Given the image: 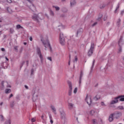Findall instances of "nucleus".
Segmentation results:
<instances>
[{"label":"nucleus","instance_id":"obj_3","mask_svg":"<svg viewBox=\"0 0 124 124\" xmlns=\"http://www.w3.org/2000/svg\"><path fill=\"white\" fill-rule=\"evenodd\" d=\"M93 49H94V44L92 43L90 50L88 51V55L89 57H91L93 53Z\"/></svg>","mask_w":124,"mask_h":124},{"label":"nucleus","instance_id":"obj_38","mask_svg":"<svg viewBox=\"0 0 124 124\" xmlns=\"http://www.w3.org/2000/svg\"><path fill=\"white\" fill-rule=\"evenodd\" d=\"M77 61H78V57H77V56H75V61H74V62H77Z\"/></svg>","mask_w":124,"mask_h":124},{"label":"nucleus","instance_id":"obj_50","mask_svg":"<svg viewBox=\"0 0 124 124\" xmlns=\"http://www.w3.org/2000/svg\"><path fill=\"white\" fill-rule=\"evenodd\" d=\"M7 2H9V3H11L12 2V0H7Z\"/></svg>","mask_w":124,"mask_h":124},{"label":"nucleus","instance_id":"obj_47","mask_svg":"<svg viewBox=\"0 0 124 124\" xmlns=\"http://www.w3.org/2000/svg\"><path fill=\"white\" fill-rule=\"evenodd\" d=\"M42 122L43 124H46V121H45V119L42 120Z\"/></svg>","mask_w":124,"mask_h":124},{"label":"nucleus","instance_id":"obj_48","mask_svg":"<svg viewBox=\"0 0 124 124\" xmlns=\"http://www.w3.org/2000/svg\"><path fill=\"white\" fill-rule=\"evenodd\" d=\"M31 122H32V123H34V122H35V118H32V119H31Z\"/></svg>","mask_w":124,"mask_h":124},{"label":"nucleus","instance_id":"obj_40","mask_svg":"<svg viewBox=\"0 0 124 124\" xmlns=\"http://www.w3.org/2000/svg\"><path fill=\"white\" fill-rule=\"evenodd\" d=\"M14 49H15V50H16V51H17L18 50V46H15Z\"/></svg>","mask_w":124,"mask_h":124},{"label":"nucleus","instance_id":"obj_56","mask_svg":"<svg viewBox=\"0 0 124 124\" xmlns=\"http://www.w3.org/2000/svg\"><path fill=\"white\" fill-rule=\"evenodd\" d=\"M33 71H34L33 69H32L31 70V74H33Z\"/></svg>","mask_w":124,"mask_h":124},{"label":"nucleus","instance_id":"obj_8","mask_svg":"<svg viewBox=\"0 0 124 124\" xmlns=\"http://www.w3.org/2000/svg\"><path fill=\"white\" fill-rule=\"evenodd\" d=\"M119 102V98L116 97L115 98H113L109 103L110 105H113V104H116Z\"/></svg>","mask_w":124,"mask_h":124},{"label":"nucleus","instance_id":"obj_1","mask_svg":"<svg viewBox=\"0 0 124 124\" xmlns=\"http://www.w3.org/2000/svg\"><path fill=\"white\" fill-rule=\"evenodd\" d=\"M32 19L34 21H38V20H42L43 19V15L42 13H40L38 15L34 14L32 16Z\"/></svg>","mask_w":124,"mask_h":124},{"label":"nucleus","instance_id":"obj_44","mask_svg":"<svg viewBox=\"0 0 124 124\" xmlns=\"http://www.w3.org/2000/svg\"><path fill=\"white\" fill-rule=\"evenodd\" d=\"M47 60H48L50 62H52V58L50 57H47Z\"/></svg>","mask_w":124,"mask_h":124},{"label":"nucleus","instance_id":"obj_33","mask_svg":"<svg viewBox=\"0 0 124 124\" xmlns=\"http://www.w3.org/2000/svg\"><path fill=\"white\" fill-rule=\"evenodd\" d=\"M101 106H104V107L106 106V104H105V103L104 102H101Z\"/></svg>","mask_w":124,"mask_h":124},{"label":"nucleus","instance_id":"obj_6","mask_svg":"<svg viewBox=\"0 0 124 124\" xmlns=\"http://www.w3.org/2000/svg\"><path fill=\"white\" fill-rule=\"evenodd\" d=\"M43 44L44 45L45 47L46 48L47 46L49 47L50 51H52V47H51V46L50 45V43L49 42V41H43Z\"/></svg>","mask_w":124,"mask_h":124},{"label":"nucleus","instance_id":"obj_16","mask_svg":"<svg viewBox=\"0 0 124 124\" xmlns=\"http://www.w3.org/2000/svg\"><path fill=\"white\" fill-rule=\"evenodd\" d=\"M83 32V29H79L78 30L77 36H78V34H81Z\"/></svg>","mask_w":124,"mask_h":124},{"label":"nucleus","instance_id":"obj_64","mask_svg":"<svg viewBox=\"0 0 124 124\" xmlns=\"http://www.w3.org/2000/svg\"><path fill=\"white\" fill-rule=\"evenodd\" d=\"M3 105V102H1L0 103V106H2V105Z\"/></svg>","mask_w":124,"mask_h":124},{"label":"nucleus","instance_id":"obj_37","mask_svg":"<svg viewBox=\"0 0 124 124\" xmlns=\"http://www.w3.org/2000/svg\"><path fill=\"white\" fill-rule=\"evenodd\" d=\"M118 109H119L120 110H124V107L123 106L119 107Z\"/></svg>","mask_w":124,"mask_h":124},{"label":"nucleus","instance_id":"obj_27","mask_svg":"<svg viewBox=\"0 0 124 124\" xmlns=\"http://www.w3.org/2000/svg\"><path fill=\"white\" fill-rule=\"evenodd\" d=\"M11 107H14V105H15V101H13L10 104Z\"/></svg>","mask_w":124,"mask_h":124},{"label":"nucleus","instance_id":"obj_41","mask_svg":"<svg viewBox=\"0 0 124 124\" xmlns=\"http://www.w3.org/2000/svg\"><path fill=\"white\" fill-rule=\"evenodd\" d=\"M120 22H121V19H119L118 21H117L118 26H119V25H120Z\"/></svg>","mask_w":124,"mask_h":124},{"label":"nucleus","instance_id":"obj_19","mask_svg":"<svg viewBox=\"0 0 124 124\" xmlns=\"http://www.w3.org/2000/svg\"><path fill=\"white\" fill-rule=\"evenodd\" d=\"M53 8H55L56 11H59L60 9H61V8H60V7L58 6H52Z\"/></svg>","mask_w":124,"mask_h":124},{"label":"nucleus","instance_id":"obj_53","mask_svg":"<svg viewBox=\"0 0 124 124\" xmlns=\"http://www.w3.org/2000/svg\"><path fill=\"white\" fill-rule=\"evenodd\" d=\"M70 58H71V56H70H70H69L70 60L69 61L68 65H70Z\"/></svg>","mask_w":124,"mask_h":124},{"label":"nucleus","instance_id":"obj_52","mask_svg":"<svg viewBox=\"0 0 124 124\" xmlns=\"http://www.w3.org/2000/svg\"><path fill=\"white\" fill-rule=\"evenodd\" d=\"M1 50L2 51V52H5V49H4V48H1Z\"/></svg>","mask_w":124,"mask_h":124},{"label":"nucleus","instance_id":"obj_63","mask_svg":"<svg viewBox=\"0 0 124 124\" xmlns=\"http://www.w3.org/2000/svg\"><path fill=\"white\" fill-rule=\"evenodd\" d=\"M12 96H13V94H11L9 97V98H11V97H12Z\"/></svg>","mask_w":124,"mask_h":124},{"label":"nucleus","instance_id":"obj_7","mask_svg":"<svg viewBox=\"0 0 124 124\" xmlns=\"http://www.w3.org/2000/svg\"><path fill=\"white\" fill-rule=\"evenodd\" d=\"M85 101H86L87 104L88 105H91L92 101V96H88V94L86 96L85 98Z\"/></svg>","mask_w":124,"mask_h":124},{"label":"nucleus","instance_id":"obj_20","mask_svg":"<svg viewBox=\"0 0 124 124\" xmlns=\"http://www.w3.org/2000/svg\"><path fill=\"white\" fill-rule=\"evenodd\" d=\"M4 117H3V115H0V121L4 122Z\"/></svg>","mask_w":124,"mask_h":124},{"label":"nucleus","instance_id":"obj_21","mask_svg":"<svg viewBox=\"0 0 124 124\" xmlns=\"http://www.w3.org/2000/svg\"><path fill=\"white\" fill-rule=\"evenodd\" d=\"M49 14H50V16H55V14L54 13V12L53 11H52V10H50L49 11Z\"/></svg>","mask_w":124,"mask_h":124},{"label":"nucleus","instance_id":"obj_10","mask_svg":"<svg viewBox=\"0 0 124 124\" xmlns=\"http://www.w3.org/2000/svg\"><path fill=\"white\" fill-rule=\"evenodd\" d=\"M113 116L115 117L116 119H119V118H120L122 116V113L120 112H117L113 113Z\"/></svg>","mask_w":124,"mask_h":124},{"label":"nucleus","instance_id":"obj_28","mask_svg":"<svg viewBox=\"0 0 124 124\" xmlns=\"http://www.w3.org/2000/svg\"><path fill=\"white\" fill-rule=\"evenodd\" d=\"M98 121L100 124H103V120H102V119L99 118Z\"/></svg>","mask_w":124,"mask_h":124},{"label":"nucleus","instance_id":"obj_23","mask_svg":"<svg viewBox=\"0 0 124 124\" xmlns=\"http://www.w3.org/2000/svg\"><path fill=\"white\" fill-rule=\"evenodd\" d=\"M7 10L9 13H12V12H13L12 9H11V8H10L9 7H8L7 8Z\"/></svg>","mask_w":124,"mask_h":124},{"label":"nucleus","instance_id":"obj_61","mask_svg":"<svg viewBox=\"0 0 124 124\" xmlns=\"http://www.w3.org/2000/svg\"><path fill=\"white\" fill-rule=\"evenodd\" d=\"M41 119H42V120H44V115H42L41 116Z\"/></svg>","mask_w":124,"mask_h":124},{"label":"nucleus","instance_id":"obj_24","mask_svg":"<svg viewBox=\"0 0 124 124\" xmlns=\"http://www.w3.org/2000/svg\"><path fill=\"white\" fill-rule=\"evenodd\" d=\"M11 93V90L8 89L5 90V93Z\"/></svg>","mask_w":124,"mask_h":124},{"label":"nucleus","instance_id":"obj_58","mask_svg":"<svg viewBox=\"0 0 124 124\" xmlns=\"http://www.w3.org/2000/svg\"><path fill=\"white\" fill-rule=\"evenodd\" d=\"M30 41H32V37H30Z\"/></svg>","mask_w":124,"mask_h":124},{"label":"nucleus","instance_id":"obj_18","mask_svg":"<svg viewBox=\"0 0 124 124\" xmlns=\"http://www.w3.org/2000/svg\"><path fill=\"white\" fill-rule=\"evenodd\" d=\"M123 44H124V43H123V39L121 37L118 42V45L119 46H121Z\"/></svg>","mask_w":124,"mask_h":124},{"label":"nucleus","instance_id":"obj_39","mask_svg":"<svg viewBox=\"0 0 124 124\" xmlns=\"http://www.w3.org/2000/svg\"><path fill=\"white\" fill-rule=\"evenodd\" d=\"M78 89L77 88H75L74 90V93H77Z\"/></svg>","mask_w":124,"mask_h":124},{"label":"nucleus","instance_id":"obj_45","mask_svg":"<svg viewBox=\"0 0 124 124\" xmlns=\"http://www.w3.org/2000/svg\"><path fill=\"white\" fill-rule=\"evenodd\" d=\"M124 14V9L122 10L121 12V15L123 16Z\"/></svg>","mask_w":124,"mask_h":124},{"label":"nucleus","instance_id":"obj_55","mask_svg":"<svg viewBox=\"0 0 124 124\" xmlns=\"http://www.w3.org/2000/svg\"><path fill=\"white\" fill-rule=\"evenodd\" d=\"M58 27H60V28H59V29H63V26L62 25L59 26Z\"/></svg>","mask_w":124,"mask_h":124},{"label":"nucleus","instance_id":"obj_14","mask_svg":"<svg viewBox=\"0 0 124 124\" xmlns=\"http://www.w3.org/2000/svg\"><path fill=\"white\" fill-rule=\"evenodd\" d=\"M73 106H74V105L71 103H68V108L70 110H72V109H73Z\"/></svg>","mask_w":124,"mask_h":124},{"label":"nucleus","instance_id":"obj_9","mask_svg":"<svg viewBox=\"0 0 124 124\" xmlns=\"http://www.w3.org/2000/svg\"><path fill=\"white\" fill-rule=\"evenodd\" d=\"M59 111L62 119H64L65 118V112H64L63 109L62 108H60Z\"/></svg>","mask_w":124,"mask_h":124},{"label":"nucleus","instance_id":"obj_42","mask_svg":"<svg viewBox=\"0 0 124 124\" xmlns=\"http://www.w3.org/2000/svg\"><path fill=\"white\" fill-rule=\"evenodd\" d=\"M96 25H97V22H94V23L92 25V26H93V27H94L95 26H96Z\"/></svg>","mask_w":124,"mask_h":124},{"label":"nucleus","instance_id":"obj_4","mask_svg":"<svg viewBox=\"0 0 124 124\" xmlns=\"http://www.w3.org/2000/svg\"><path fill=\"white\" fill-rule=\"evenodd\" d=\"M37 54L38 55L42 63H43V55L41 54V50H40V48H37Z\"/></svg>","mask_w":124,"mask_h":124},{"label":"nucleus","instance_id":"obj_34","mask_svg":"<svg viewBox=\"0 0 124 124\" xmlns=\"http://www.w3.org/2000/svg\"><path fill=\"white\" fill-rule=\"evenodd\" d=\"M95 62V60L93 61V63H92V67H91V69H93V66H94Z\"/></svg>","mask_w":124,"mask_h":124},{"label":"nucleus","instance_id":"obj_46","mask_svg":"<svg viewBox=\"0 0 124 124\" xmlns=\"http://www.w3.org/2000/svg\"><path fill=\"white\" fill-rule=\"evenodd\" d=\"M120 8V3H118L117 6L116 7V9L118 10Z\"/></svg>","mask_w":124,"mask_h":124},{"label":"nucleus","instance_id":"obj_13","mask_svg":"<svg viewBox=\"0 0 124 124\" xmlns=\"http://www.w3.org/2000/svg\"><path fill=\"white\" fill-rule=\"evenodd\" d=\"M96 114H97V112L94 110H92L90 111L91 116H95Z\"/></svg>","mask_w":124,"mask_h":124},{"label":"nucleus","instance_id":"obj_59","mask_svg":"<svg viewBox=\"0 0 124 124\" xmlns=\"http://www.w3.org/2000/svg\"><path fill=\"white\" fill-rule=\"evenodd\" d=\"M25 88H26L27 90L29 89V87L27 85H25Z\"/></svg>","mask_w":124,"mask_h":124},{"label":"nucleus","instance_id":"obj_57","mask_svg":"<svg viewBox=\"0 0 124 124\" xmlns=\"http://www.w3.org/2000/svg\"><path fill=\"white\" fill-rule=\"evenodd\" d=\"M50 123H51V124H53V122L52 119L50 120Z\"/></svg>","mask_w":124,"mask_h":124},{"label":"nucleus","instance_id":"obj_49","mask_svg":"<svg viewBox=\"0 0 124 124\" xmlns=\"http://www.w3.org/2000/svg\"><path fill=\"white\" fill-rule=\"evenodd\" d=\"M105 7V5L103 4L102 5V6H100V8H104Z\"/></svg>","mask_w":124,"mask_h":124},{"label":"nucleus","instance_id":"obj_2","mask_svg":"<svg viewBox=\"0 0 124 124\" xmlns=\"http://www.w3.org/2000/svg\"><path fill=\"white\" fill-rule=\"evenodd\" d=\"M60 43L61 45H64V44H65V40H64V37H63V34L62 33H60Z\"/></svg>","mask_w":124,"mask_h":124},{"label":"nucleus","instance_id":"obj_36","mask_svg":"<svg viewBox=\"0 0 124 124\" xmlns=\"http://www.w3.org/2000/svg\"><path fill=\"white\" fill-rule=\"evenodd\" d=\"M31 10H34L35 9V7H34L33 4H32V6H31Z\"/></svg>","mask_w":124,"mask_h":124},{"label":"nucleus","instance_id":"obj_51","mask_svg":"<svg viewBox=\"0 0 124 124\" xmlns=\"http://www.w3.org/2000/svg\"><path fill=\"white\" fill-rule=\"evenodd\" d=\"M81 83H82V79L79 78V85H81Z\"/></svg>","mask_w":124,"mask_h":124},{"label":"nucleus","instance_id":"obj_26","mask_svg":"<svg viewBox=\"0 0 124 124\" xmlns=\"http://www.w3.org/2000/svg\"><path fill=\"white\" fill-rule=\"evenodd\" d=\"M100 98V97L98 96V95H96L94 97V100H98Z\"/></svg>","mask_w":124,"mask_h":124},{"label":"nucleus","instance_id":"obj_29","mask_svg":"<svg viewBox=\"0 0 124 124\" xmlns=\"http://www.w3.org/2000/svg\"><path fill=\"white\" fill-rule=\"evenodd\" d=\"M93 124H97V120H96V119H93Z\"/></svg>","mask_w":124,"mask_h":124},{"label":"nucleus","instance_id":"obj_30","mask_svg":"<svg viewBox=\"0 0 124 124\" xmlns=\"http://www.w3.org/2000/svg\"><path fill=\"white\" fill-rule=\"evenodd\" d=\"M14 29H13V28H11L10 29V32L11 33H14Z\"/></svg>","mask_w":124,"mask_h":124},{"label":"nucleus","instance_id":"obj_5","mask_svg":"<svg viewBox=\"0 0 124 124\" xmlns=\"http://www.w3.org/2000/svg\"><path fill=\"white\" fill-rule=\"evenodd\" d=\"M68 84L69 86L68 95L71 96L72 95V83L70 81H68Z\"/></svg>","mask_w":124,"mask_h":124},{"label":"nucleus","instance_id":"obj_17","mask_svg":"<svg viewBox=\"0 0 124 124\" xmlns=\"http://www.w3.org/2000/svg\"><path fill=\"white\" fill-rule=\"evenodd\" d=\"M118 98L120 101H124V96H118Z\"/></svg>","mask_w":124,"mask_h":124},{"label":"nucleus","instance_id":"obj_11","mask_svg":"<svg viewBox=\"0 0 124 124\" xmlns=\"http://www.w3.org/2000/svg\"><path fill=\"white\" fill-rule=\"evenodd\" d=\"M114 114L113 113L111 114L109 117H108V121L111 123V122H113L114 121Z\"/></svg>","mask_w":124,"mask_h":124},{"label":"nucleus","instance_id":"obj_12","mask_svg":"<svg viewBox=\"0 0 124 124\" xmlns=\"http://www.w3.org/2000/svg\"><path fill=\"white\" fill-rule=\"evenodd\" d=\"M50 108L52 110L53 113H54L55 115H57V109H56V108H55V106H51Z\"/></svg>","mask_w":124,"mask_h":124},{"label":"nucleus","instance_id":"obj_32","mask_svg":"<svg viewBox=\"0 0 124 124\" xmlns=\"http://www.w3.org/2000/svg\"><path fill=\"white\" fill-rule=\"evenodd\" d=\"M5 124H11V121H10V120H8L6 122Z\"/></svg>","mask_w":124,"mask_h":124},{"label":"nucleus","instance_id":"obj_60","mask_svg":"<svg viewBox=\"0 0 124 124\" xmlns=\"http://www.w3.org/2000/svg\"><path fill=\"white\" fill-rule=\"evenodd\" d=\"M107 19V16H106L104 18V21H106Z\"/></svg>","mask_w":124,"mask_h":124},{"label":"nucleus","instance_id":"obj_43","mask_svg":"<svg viewBox=\"0 0 124 124\" xmlns=\"http://www.w3.org/2000/svg\"><path fill=\"white\" fill-rule=\"evenodd\" d=\"M119 47H120V48H119V53H121L122 52V46H120Z\"/></svg>","mask_w":124,"mask_h":124},{"label":"nucleus","instance_id":"obj_22","mask_svg":"<svg viewBox=\"0 0 124 124\" xmlns=\"http://www.w3.org/2000/svg\"><path fill=\"white\" fill-rule=\"evenodd\" d=\"M101 18H102V14H100L97 18V21H100L101 20Z\"/></svg>","mask_w":124,"mask_h":124},{"label":"nucleus","instance_id":"obj_15","mask_svg":"<svg viewBox=\"0 0 124 124\" xmlns=\"http://www.w3.org/2000/svg\"><path fill=\"white\" fill-rule=\"evenodd\" d=\"M75 4H76V1H75V0H71L70 1L71 6H74V5H75Z\"/></svg>","mask_w":124,"mask_h":124},{"label":"nucleus","instance_id":"obj_62","mask_svg":"<svg viewBox=\"0 0 124 124\" xmlns=\"http://www.w3.org/2000/svg\"><path fill=\"white\" fill-rule=\"evenodd\" d=\"M117 12H118V9H116L114 11V13H117Z\"/></svg>","mask_w":124,"mask_h":124},{"label":"nucleus","instance_id":"obj_54","mask_svg":"<svg viewBox=\"0 0 124 124\" xmlns=\"http://www.w3.org/2000/svg\"><path fill=\"white\" fill-rule=\"evenodd\" d=\"M49 119H50V120H52V115L50 114V115H49Z\"/></svg>","mask_w":124,"mask_h":124},{"label":"nucleus","instance_id":"obj_31","mask_svg":"<svg viewBox=\"0 0 124 124\" xmlns=\"http://www.w3.org/2000/svg\"><path fill=\"white\" fill-rule=\"evenodd\" d=\"M16 29L19 30V29H23V27L21 26L20 25H16Z\"/></svg>","mask_w":124,"mask_h":124},{"label":"nucleus","instance_id":"obj_25","mask_svg":"<svg viewBox=\"0 0 124 124\" xmlns=\"http://www.w3.org/2000/svg\"><path fill=\"white\" fill-rule=\"evenodd\" d=\"M83 76H84V73H83V71H81L79 78L82 79V78L83 77Z\"/></svg>","mask_w":124,"mask_h":124},{"label":"nucleus","instance_id":"obj_35","mask_svg":"<svg viewBox=\"0 0 124 124\" xmlns=\"http://www.w3.org/2000/svg\"><path fill=\"white\" fill-rule=\"evenodd\" d=\"M4 84V81H2L1 82V89H3V88H4V86L3 85V84Z\"/></svg>","mask_w":124,"mask_h":124}]
</instances>
